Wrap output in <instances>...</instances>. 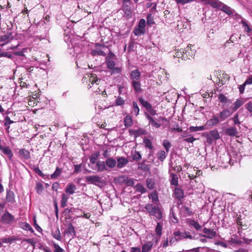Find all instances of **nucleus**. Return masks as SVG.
<instances>
[{"label":"nucleus","mask_w":252,"mask_h":252,"mask_svg":"<svg viewBox=\"0 0 252 252\" xmlns=\"http://www.w3.org/2000/svg\"><path fill=\"white\" fill-rule=\"evenodd\" d=\"M35 188H36L37 193L38 194H40L43 190V187L41 183H37L36 184Z\"/></svg>","instance_id":"obj_54"},{"label":"nucleus","mask_w":252,"mask_h":252,"mask_svg":"<svg viewBox=\"0 0 252 252\" xmlns=\"http://www.w3.org/2000/svg\"><path fill=\"white\" fill-rule=\"evenodd\" d=\"M16 239L14 238H3L1 239V243H12L13 241H15Z\"/></svg>","instance_id":"obj_56"},{"label":"nucleus","mask_w":252,"mask_h":252,"mask_svg":"<svg viewBox=\"0 0 252 252\" xmlns=\"http://www.w3.org/2000/svg\"><path fill=\"white\" fill-rule=\"evenodd\" d=\"M143 142L146 148H149L150 150H152L153 149L152 143L150 139L145 138L144 139Z\"/></svg>","instance_id":"obj_43"},{"label":"nucleus","mask_w":252,"mask_h":252,"mask_svg":"<svg viewBox=\"0 0 252 252\" xmlns=\"http://www.w3.org/2000/svg\"><path fill=\"white\" fill-rule=\"evenodd\" d=\"M6 199L8 201L10 202H13L14 201V194L13 192L9 191L7 192L6 195Z\"/></svg>","instance_id":"obj_46"},{"label":"nucleus","mask_w":252,"mask_h":252,"mask_svg":"<svg viewBox=\"0 0 252 252\" xmlns=\"http://www.w3.org/2000/svg\"><path fill=\"white\" fill-rule=\"evenodd\" d=\"M152 240L142 246L141 252H150L152 248L155 246L159 241V238L152 235Z\"/></svg>","instance_id":"obj_4"},{"label":"nucleus","mask_w":252,"mask_h":252,"mask_svg":"<svg viewBox=\"0 0 252 252\" xmlns=\"http://www.w3.org/2000/svg\"><path fill=\"white\" fill-rule=\"evenodd\" d=\"M89 81L91 82L92 85L94 84L96 85H97L99 84V82H100V80H98L97 78V76L94 74H90L89 75Z\"/></svg>","instance_id":"obj_23"},{"label":"nucleus","mask_w":252,"mask_h":252,"mask_svg":"<svg viewBox=\"0 0 252 252\" xmlns=\"http://www.w3.org/2000/svg\"><path fill=\"white\" fill-rule=\"evenodd\" d=\"M170 183L171 185H174L175 186L178 185V178L176 174H172Z\"/></svg>","instance_id":"obj_36"},{"label":"nucleus","mask_w":252,"mask_h":252,"mask_svg":"<svg viewBox=\"0 0 252 252\" xmlns=\"http://www.w3.org/2000/svg\"><path fill=\"white\" fill-rule=\"evenodd\" d=\"M243 102L239 99H237L236 101L233 104V107H232V111L234 112L237 110L242 105Z\"/></svg>","instance_id":"obj_35"},{"label":"nucleus","mask_w":252,"mask_h":252,"mask_svg":"<svg viewBox=\"0 0 252 252\" xmlns=\"http://www.w3.org/2000/svg\"><path fill=\"white\" fill-rule=\"evenodd\" d=\"M65 233L69 236H73L75 234L74 228L72 224H69L65 230Z\"/></svg>","instance_id":"obj_20"},{"label":"nucleus","mask_w":252,"mask_h":252,"mask_svg":"<svg viewBox=\"0 0 252 252\" xmlns=\"http://www.w3.org/2000/svg\"><path fill=\"white\" fill-rule=\"evenodd\" d=\"M14 220L13 216L8 212H5L2 216L0 221L4 223H9Z\"/></svg>","instance_id":"obj_10"},{"label":"nucleus","mask_w":252,"mask_h":252,"mask_svg":"<svg viewBox=\"0 0 252 252\" xmlns=\"http://www.w3.org/2000/svg\"><path fill=\"white\" fill-rule=\"evenodd\" d=\"M92 55L93 56H95V55H99V56H105V53L103 51L100 50H94L92 51Z\"/></svg>","instance_id":"obj_52"},{"label":"nucleus","mask_w":252,"mask_h":252,"mask_svg":"<svg viewBox=\"0 0 252 252\" xmlns=\"http://www.w3.org/2000/svg\"><path fill=\"white\" fill-rule=\"evenodd\" d=\"M233 112V111H231L228 109L223 110L220 114V119L221 121L224 120L231 116Z\"/></svg>","instance_id":"obj_11"},{"label":"nucleus","mask_w":252,"mask_h":252,"mask_svg":"<svg viewBox=\"0 0 252 252\" xmlns=\"http://www.w3.org/2000/svg\"><path fill=\"white\" fill-rule=\"evenodd\" d=\"M76 189V187L74 184L70 183L66 186L65 191L66 194H72L75 192Z\"/></svg>","instance_id":"obj_12"},{"label":"nucleus","mask_w":252,"mask_h":252,"mask_svg":"<svg viewBox=\"0 0 252 252\" xmlns=\"http://www.w3.org/2000/svg\"><path fill=\"white\" fill-rule=\"evenodd\" d=\"M14 122L10 120V119L8 117H6L5 119V123L4 125L5 126H8L9 125L12 123H13Z\"/></svg>","instance_id":"obj_64"},{"label":"nucleus","mask_w":252,"mask_h":252,"mask_svg":"<svg viewBox=\"0 0 252 252\" xmlns=\"http://www.w3.org/2000/svg\"><path fill=\"white\" fill-rule=\"evenodd\" d=\"M20 227L26 230H32V228L31 225L27 222H22L20 224Z\"/></svg>","instance_id":"obj_47"},{"label":"nucleus","mask_w":252,"mask_h":252,"mask_svg":"<svg viewBox=\"0 0 252 252\" xmlns=\"http://www.w3.org/2000/svg\"><path fill=\"white\" fill-rule=\"evenodd\" d=\"M205 129V126H190L189 129L191 132H195L197 131H202Z\"/></svg>","instance_id":"obj_40"},{"label":"nucleus","mask_w":252,"mask_h":252,"mask_svg":"<svg viewBox=\"0 0 252 252\" xmlns=\"http://www.w3.org/2000/svg\"><path fill=\"white\" fill-rule=\"evenodd\" d=\"M199 2H203L205 4H210L213 7L220 9L222 2L218 0H198Z\"/></svg>","instance_id":"obj_7"},{"label":"nucleus","mask_w":252,"mask_h":252,"mask_svg":"<svg viewBox=\"0 0 252 252\" xmlns=\"http://www.w3.org/2000/svg\"><path fill=\"white\" fill-rule=\"evenodd\" d=\"M145 20L144 19L140 20L138 26L133 31L134 34L136 36H139L144 34L145 32Z\"/></svg>","instance_id":"obj_6"},{"label":"nucleus","mask_w":252,"mask_h":252,"mask_svg":"<svg viewBox=\"0 0 252 252\" xmlns=\"http://www.w3.org/2000/svg\"><path fill=\"white\" fill-rule=\"evenodd\" d=\"M69 197L65 194L63 193L62 195L61 205L63 207H64L67 205V202Z\"/></svg>","instance_id":"obj_34"},{"label":"nucleus","mask_w":252,"mask_h":252,"mask_svg":"<svg viewBox=\"0 0 252 252\" xmlns=\"http://www.w3.org/2000/svg\"><path fill=\"white\" fill-rule=\"evenodd\" d=\"M19 154L20 156L25 159H28L30 158V152L25 149H23L20 150Z\"/></svg>","instance_id":"obj_21"},{"label":"nucleus","mask_w":252,"mask_h":252,"mask_svg":"<svg viewBox=\"0 0 252 252\" xmlns=\"http://www.w3.org/2000/svg\"><path fill=\"white\" fill-rule=\"evenodd\" d=\"M86 182L88 183L94 184L100 187L104 184V181L102 177L97 175L88 176L86 177Z\"/></svg>","instance_id":"obj_5"},{"label":"nucleus","mask_w":252,"mask_h":252,"mask_svg":"<svg viewBox=\"0 0 252 252\" xmlns=\"http://www.w3.org/2000/svg\"><path fill=\"white\" fill-rule=\"evenodd\" d=\"M218 98L220 101L221 103H227V102H231L227 97L223 94H220L218 96Z\"/></svg>","instance_id":"obj_41"},{"label":"nucleus","mask_w":252,"mask_h":252,"mask_svg":"<svg viewBox=\"0 0 252 252\" xmlns=\"http://www.w3.org/2000/svg\"><path fill=\"white\" fill-rule=\"evenodd\" d=\"M124 122V125H125V126L126 127H130L133 124L132 118H131V116H130L129 115H127L125 118Z\"/></svg>","instance_id":"obj_22"},{"label":"nucleus","mask_w":252,"mask_h":252,"mask_svg":"<svg viewBox=\"0 0 252 252\" xmlns=\"http://www.w3.org/2000/svg\"><path fill=\"white\" fill-rule=\"evenodd\" d=\"M96 166L97 167V171L98 172H102L104 170H107V168L106 166L104 161H98L96 162Z\"/></svg>","instance_id":"obj_14"},{"label":"nucleus","mask_w":252,"mask_h":252,"mask_svg":"<svg viewBox=\"0 0 252 252\" xmlns=\"http://www.w3.org/2000/svg\"><path fill=\"white\" fill-rule=\"evenodd\" d=\"M146 184L147 187L150 189H152L155 188V183L152 179H147Z\"/></svg>","instance_id":"obj_42"},{"label":"nucleus","mask_w":252,"mask_h":252,"mask_svg":"<svg viewBox=\"0 0 252 252\" xmlns=\"http://www.w3.org/2000/svg\"><path fill=\"white\" fill-rule=\"evenodd\" d=\"M118 87L120 94H123L126 93V89L124 85H119Z\"/></svg>","instance_id":"obj_61"},{"label":"nucleus","mask_w":252,"mask_h":252,"mask_svg":"<svg viewBox=\"0 0 252 252\" xmlns=\"http://www.w3.org/2000/svg\"><path fill=\"white\" fill-rule=\"evenodd\" d=\"M125 182L128 186H133L135 184V180L133 179L126 178L125 180Z\"/></svg>","instance_id":"obj_50"},{"label":"nucleus","mask_w":252,"mask_h":252,"mask_svg":"<svg viewBox=\"0 0 252 252\" xmlns=\"http://www.w3.org/2000/svg\"><path fill=\"white\" fill-rule=\"evenodd\" d=\"M62 173V170L57 167L56 171L51 175V178L52 179H55L58 178Z\"/></svg>","instance_id":"obj_39"},{"label":"nucleus","mask_w":252,"mask_h":252,"mask_svg":"<svg viewBox=\"0 0 252 252\" xmlns=\"http://www.w3.org/2000/svg\"><path fill=\"white\" fill-rule=\"evenodd\" d=\"M246 108L252 115V102L250 101L245 105Z\"/></svg>","instance_id":"obj_59"},{"label":"nucleus","mask_w":252,"mask_h":252,"mask_svg":"<svg viewBox=\"0 0 252 252\" xmlns=\"http://www.w3.org/2000/svg\"><path fill=\"white\" fill-rule=\"evenodd\" d=\"M210 136L214 139L217 140L220 138V135L218 131L216 130H211L209 132Z\"/></svg>","instance_id":"obj_37"},{"label":"nucleus","mask_w":252,"mask_h":252,"mask_svg":"<svg viewBox=\"0 0 252 252\" xmlns=\"http://www.w3.org/2000/svg\"><path fill=\"white\" fill-rule=\"evenodd\" d=\"M154 18L152 14H149L147 17V24L151 26L154 24Z\"/></svg>","instance_id":"obj_45"},{"label":"nucleus","mask_w":252,"mask_h":252,"mask_svg":"<svg viewBox=\"0 0 252 252\" xmlns=\"http://www.w3.org/2000/svg\"><path fill=\"white\" fill-rule=\"evenodd\" d=\"M225 132L227 135L230 136H236L238 134L237 129L234 127H229L226 129Z\"/></svg>","instance_id":"obj_17"},{"label":"nucleus","mask_w":252,"mask_h":252,"mask_svg":"<svg viewBox=\"0 0 252 252\" xmlns=\"http://www.w3.org/2000/svg\"><path fill=\"white\" fill-rule=\"evenodd\" d=\"M10 34H6L0 37V41H5L9 39Z\"/></svg>","instance_id":"obj_60"},{"label":"nucleus","mask_w":252,"mask_h":252,"mask_svg":"<svg viewBox=\"0 0 252 252\" xmlns=\"http://www.w3.org/2000/svg\"><path fill=\"white\" fill-rule=\"evenodd\" d=\"M133 4L130 0H124L122 9L124 13V16L129 19L132 15V8Z\"/></svg>","instance_id":"obj_3"},{"label":"nucleus","mask_w":252,"mask_h":252,"mask_svg":"<svg viewBox=\"0 0 252 252\" xmlns=\"http://www.w3.org/2000/svg\"><path fill=\"white\" fill-rule=\"evenodd\" d=\"M163 146L165 149L167 153H168L171 147V144L169 141L168 140H164L163 142Z\"/></svg>","instance_id":"obj_48"},{"label":"nucleus","mask_w":252,"mask_h":252,"mask_svg":"<svg viewBox=\"0 0 252 252\" xmlns=\"http://www.w3.org/2000/svg\"><path fill=\"white\" fill-rule=\"evenodd\" d=\"M203 232L204 233L202 236L204 237H206L208 239H213L217 236V233L216 231L213 229H210L207 228H204L203 229Z\"/></svg>","instance_id":"obj_8"},{"label":"nucleus","mask_w":252,"mask_h":252,"mask_svg":"<svg viewBox=\"0 0 252 252\" xmlns=\"http://www.w3.org/2000/svg\"><path fill=\"white\" fill-rule=\"evenodd\" d=\"M184 238L194 239V237L192 236L189 232L184 231L182 233V239Z\"/></svg>","instance_id":"obj_51"},{"label":"nucleus","mask_w":252,"mask_h":252,"mask_svg":"<svg viewBox=\"0 0 252 252\" xmlns=\"http://www.w3.org/2000/svg\"><path fill=\"white\" fill-rule=\"evenodd\" d=\"M196 50L194 46L192 45H188L185 49H181L179 52H177L176 56L180 57V55L185 60L189 59L190 58H193L195 55Z\"/></svg>","instance_id":"obj_1"},{"label":"nucleus","mask_w":252,"mask_h":252,"mask_svg":"<svg viewBox=\"0 0 252 252\" xmlns=\"http://www.w3.org/2000/svg\"><path fill=\"white\" fill-rule=\"evenodd\" d=\"M149 197L153 203H156L158 201V196L156 192H153L149 194Z\"/></svg>","instance_id":"obj_38"},{"label":"nucleus","mask_w":252,"mask_h":252,"mask_svg":"<svg viewBox=\"0 0 252 252\" xmlns=\"http://www.w3.org/2000/svg\"><path fill=\"white\" fill-rule=\"evenodd\" d=\"M147 111L148 112L149 114L151 115L154 116L157 114L156 111L152 107V106L148 108Z\"/></svg>","instance_id":"obj_62"},{"label":"nucleus","mask_w":252,"mask_h":252,"mask_svg":"<svg viewBox=\"0 0 252 252\" xmlns=\"http://www.w3.org/2000/svg\"><path fill=\"white\" fill-rule=\"evenodd\" d=\"M219 122V119L217 117L213 116L211 119L207 121L206 125L212 126L217 125Z\"/></svg>","instance_id":"obj_16"},{"label":"nucleus","mask_w":252,"mask_h":252,"mask_svg":"<svg viewBox=\"0 0 252 252\" xmlns=\"http://www.w3.org/2000/svg\"><path fill=\"white\" fill-rule=\"evenodd\" d=\"M140 77V73L138 69L132 70L130 73V77L133 80H138Z\"/></svg>","instance_id":"obj_18"},{"label":"nucleus","mask_w":252,"mask_h":252,"mask_svg":"<svg viewBox=\"0 0 252 252\" xmlns=\"http://www.w3.org/2000/svg\"><path fill=\"white\" fill-rule=\"evenodd\" d=\"M134 189L141 193H144L146 192V189L141 184H137L134 186Z\"/></svg>","instance_id":"obj_28"},{"label":"nucleus","mask_w":252,"mask_h":252,"mask_svg":"<svg viewBox=\"0 0 252 252\" xmlns=\"http://www.w3.org/2000/svg\"><path fill=\"white\" fill-rule=\"evenodd\" d=\"M139 108L138 106L137 103L135 101L132 102V110L131 111V114H134L135 116H137L139 115Z\"/></svg>","instance_id":"obj_24"},{"label":"nucleus","mask_w":252,"mask_h":252,"mask_svg":"<svg viewBox=\"0 0 252 252\" xmlns=\"http://www.w3.org/2000/svg\"><path fill=\"white\" fill-rule=\"evenodd\" d=\"M220 9L229 15L233 14V11L230 7L223 3H222V5H221V7Z\"/></svg>","instance_id":"obj_19"},{"label":"nucleus","mask_w":252,"mask_h":252,"mask_svg":"<svg viewBox=\"0 0 252 252\" xmlns=\"http://www.w3.org/2000/svg\"><path fill=\"white\" fill-rule=\"evenodd\" d=\"M99 153L97 152L93 154L90 157V162L92 164H94L96 162L98 157L99 156Z\"/></svg>","instance_id":"obj_33"},{"label":"nucleus","mask_w":252,"mask_h":252,"mask_svg":"<svg viewBox=\"0 0 252 252\" xmlns=\"http://www.w3.org/2000/svg\"><path fill=\"white\" fill-rule=\"evenodd\" d=\"M132 86L136 93H139L141 92L142 90L141 84L138 80H133L132 82Z\"/></svg>","instance_id":"obj_15"},{"label":"nucleus","mask_w":252,"mask_h":252,"mask_svg":"<svg viewBox=\"0 0 252 252\" xmlns=\"http://www.w3.org/2000/svg\"><path fill=\"white\" fill-rule=\"evenodd\" d=\"M149 125H151L152 126H154L156 128H159L160 126V124L157 123L156 120H153L151 123H149Z\"/></svg>","instance_id":"obj_63"},{"label":"nucleus","mask_w":252,"mask_h":252,"mask_svg":"<svg viewBox=\"0 0 252 252\" xmlns=\"http://www.w3.org/2000/svg\"><path fill=\"white\" fill-rule=\"evenodd\" d=\"M180 212L184 214V215H189L190 212L189 208L187 206H183L180 208Z\"/></svg>","instance_id":"obj_44"},{"label":"nucleus","mask_w":252,"mask_h":252,"mask_svg":"<svg viewBox=\"0 0 252 252\" xmlns=\"http://www.w3.org/2000/svg\"><path fill=\"white\" fill-rule=\"evenodd\" d=\"M179 240L176 237H172L169 240V244L171 246L175 245Z\"/></svg>","instance_id":"obj_57"},{"label":"nucleus","mask_w":252,"mask_h":252,"mask_svg":"<svg viewBox=\"0 0 252 252\" xmlns=\"http://www.w3.org/2000/svg\"><path fill=\"white\" fill-rule=\"evenodd\" d=\"M132 159L138 161L141 159V155L139 152L135 151L132 155Z\"/></svg>","instance_id":"obj_49"},{"label":"nucleus","mask_w":252,"mask_h":252,"mask_svg":"<svg viewBox=\"0 0 252 252\" xmlns=\"http://www.w3.org/2000/svg\"><path fill=\"white\" fill-rule=\"evenodd\" d=\"M52 235L56 239L60 241L61 240V233L59 228L58 227L55 230L52 231Z\"/></svg>","instance_id":"obj_31"},{"label":"nucleus","mask_w":252,"mask_h":252,"mask_svg":"<svg viewBox=\"0 0 252 252\" xmlns=\"http://www.w3.org/2000/svg\"><path fill=\"white\" fill-rule=\"evenodd\" d=\"M145 209L151 216H154L158 220H160L162 218V213L158 207L153 205L152 204H147Z\"/></svg>","instance_id":"obj_2"},{"label":"nucleus","mask_w":252,"mask_h":252,"mask_svg":"<svg viewBox=\"0 0 252 252\" xmlns=\"http://www.w3.org/2000/svg\"><path fill=\"white\" fill-rule=\"evenodd\" d=\"M105 163L106 167H108L110 168H112L115 167L117 164L116 160L112 158H107L106 159Z\"/></svg>","instance_id":"obj_13"},{"label":"nucleus","mask_w":252,"mask_h":252,"mask_svg":"<svg viewBox=\"0 0 252 252\" xmlns=\"http://www.w3.org/2000/svg\"><path fill=\"white\" fill-rule=\"evenodd\" d=\"M139 101L141 105H142L146 109V110L150 108L152 106L148 101L145 100L143 97H140L139 98Z\"/></svg>","instance_id":"obj_29"},{"label":"nucleus","mask_w":252,"mask_h":252,"mask_svg":"<svg viewBox=\"0 0 252 252\" xmlns=\"http://www.w3.org/2000/svg\"><path fill=\"white\" fill-rule=\"evenodd\" d=\"M106 63L107 67L110 69H113L115 65V62L108 57L106 58Z\"/></svg>","instance_id":"obj_30"},{"label":"nucleus","mask_w":252,"mask_h":252,"mask_svg":"<svg viewBox=\"0 0 252 252\" xmlns=\"http://www.w3.org/2000/svg\"><path fill=\"white\" fill-rule=\"evenodd\" d=\"M239 115L236 114L232 118V120L233 121L235 125H240L241 122L239 121Z\"/></svg>","instance_id":"obj_58"},{"label":"nucleus","mask_w":252,"mask_h":252,"mask_svg":"<svg viewBox=\"0 0 252 252\" xmlns=\"http://www.w3.org/2000/svg\"><path fill=\"white\" fill-rule=\"evenodd\" d=\"M53 246L54 248V252H64V250L61 248L58 244L54 243Z\"/></svg>","instance_id":"obj_55"},{"label":"nucleus","mask_w":252,"mask_h":252,"mask_svg":"<svg viewBox=\"0 0 252 252\" xmlns=\"http://www.w3.org/2000/svg\"><path fill=\"white\" fill-rule=\"evenodd\" d=\"M189 226H193L196 230H198L201 228V225L195 220H190L189 221Z\"/></svg>","instance_id":"obj_26"},{"label":"nucleus","mask_w":252,"mask_h":252,"mask_svg":"<svg viewBox=\"0 0 252 252\" xmlns=\"http://www.w3.org/2000/svg\"><path fill=\"white\" fill-rule=\"evenodd\" d=\"M162 225L161 223L159 222L157 223V226L155 229L156 233L157 235V236H155L156 237H157L158 238H159V240L160 239V238L162 234Z\"/></svg>","instance_id":"obj_25"},{"label":"nucleus","mask_w":252,"mask_h":252,"mask_svg":"<svg viewBox=\"0 0 252 252\" xmlns=\"http://www.w3.org/2000/svg\"><path fill=\"white\" fill-rule=\"evenodd\" d=\"M174 192L176 197L178 199H181L184 197V192L181 189L176 188Z\"/></svg>","instance_id":"obj_27"},{"label":"nucleus","mask_w":252,"mask_h":252,"mask_svg":"<svg viewBox=\"0 0 252 252\" xmlns=\"http://www.w3.org/2000/svg\"><path fill=\"white\" fill-rule=\"evenodd\" d=\"M125 100L120 96H119L115 100V104L117 106H121L123 105L125 103Z\"/></svg>","instance_id":"obj_53"},{"label":"nucleus","mask_w":252,"mask_h":252,"mask_svg":"<svg viewBox=\"0 0 252 252\" xmlns=\"http://www.w3.org/2000/svg\"><path fill=\"white\" fill-rule=\"evenodd\" d=\"M157 156L159 160H160L161 161H163L166 157V154L165 151L162 150L159 151L157 154Z\"/></svg>","instance_id":"obj_32"},{"label":"nucleus","mask_w":252,"mask_h":252,"mask_svg":"<svg viewBox=\"0 0 252 252\" xmlns=\"http://www.w3.org/2000/svg\"><path fill=\"white\" fill-rule=\"evenodd\" d=\"M128 163L127 158L124 157H120L117 158V167L118 168H122L124 167Z\"/></svg>","instance_id":"obj_9"}]
</instances>
